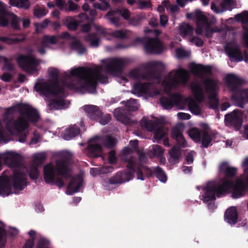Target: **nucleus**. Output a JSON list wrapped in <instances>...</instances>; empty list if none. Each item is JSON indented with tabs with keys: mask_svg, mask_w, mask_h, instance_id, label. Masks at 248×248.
<instances>
[{
	"mask_svg": "<svg viewBox=\"0 0 248 248\" xmlns=\"http://www.w3.org/2000/svg\"><path fill=\"white\" fill-rule=\"evenodd\" d=\"M83 109L87 113V116L93 120H98L102 114V112L96 106L85 105L83 107Z\"/></svg>",
	"mask_w": 248,
	"mask_h": 248,
	"instance_id": "obj_21",
	"label": "nucleus"
},
{
	"mask_svg": "<svg viewBox=\"0 0 248 248\" xmlns=\"http://www.w3.org/2000/svg\"><path fill=\"white\" fill-rule=\"evenodd\" d=\"M163 124L162 120L156 118L154 121L148 120L146 118H142L140 121V124L150 131H153L156 129L157 126Z\"/></svg>",
	"mask_w": 248,
	"mask_h": 248,
	"instance_id": "obj_26",
	"label": "nucleus"
},
{
	"mask_svg": "<svg viewBox=\"0 0 248 248\" xmlns=\"http://www.w3.org/2000/svg\"><path fill=\"white\" fill-rule=\"evenodd\" d=\"M46 159V155L44 153L37 154L34 156L33 162L37 165H41Z\"/></svg>",
	"mask_w": 248,
	"mask_h": 248,
	"instance_id": "obj_55",
	"label": "nucleus"
},
{
	"mask_svg": "<svg viewBox=\"0 0 248 248\" xmlns=\"http://www.w3.org/2000/svg\"><path fill=\"white\" fill-rule=\"evenodd\" d=\"M9 19L11 20V25L12 28L15 30L19 29V25L17 16L15 14L11 12L10 14Z\"/></svg>",
	"mask_w": 248,
	"mask_h": 248,
	"instance_id": "obj_53",
	"label": "nucleus"
},
{
	"mask_svg": "<svg viewBox=\"0 0 248 248\" xmlns=\"http://www.w3.org/2000/svg\"><path fill=\"white\" fill-rule=\"evenodd\" d=\"M150 86V84L147 82H137L134 86L133 93L140 96L148 92Z\"/></svg>",
	"mask_w": 248,
	"mask_h": 248,
	"instance_id": "obj_31",
	"label": "nucleus"
},
{
	"mask_svg": "<svg viewBox=\"0 0 248 248\" xmlns=\"http://www.w3.org/2000/svg\"><path fill=\"white\" fill-rule=\"evenodd\" d=\"M169 162L171 165L178 164L182 157V150L177 145H174L169 152Z\"/></svg>",
	"mask_w": 248,
	"mask_h": 248,
	"instance_id": "obj_20",
	"label": "nucleus"
},
{
	"mask_svg": "<svg viewBox=\"0 0 248 248\" xmlns=\"http://www.w3.org/2000/svg\"><path fill=\"white\" fill-rule=\"evenodd\" d=\"M225 80L228 87L234 93L232 99L239 104L238 106L243 108L244 103L248 102V90H240L239 87L242 85L243 80L233 74L227 75Z\"/></svg>",
	"mask_w": 248,
	"mask_h": 248,
	"instance_id": "obj_7",
	"label": "nucleus"
},
{
	"mask_svg": "<svg viewBox=\"0 0 248 248\" xmlns=\"http://www.w3.org/2000/svg\"><path fill=\"white\" fill-rule=\"evenodd\" d=\"M189 41L199 47L202 46L204 44V41L202 39L197 36H193L190 38Z\"/></svg>",
	"mask_w": 248,
	"mask_h": 248,
	"instance_id": "obj_60",
	"label": "nucleus"
},
{
	"mask_svg": "<svg viewBox=\"0 0 248 248\" xmlns=\"http://www.w3.org/2000/svg\"><path fill=\"white\" fill-rule=\"evenodd\" d=\"M109 34L118 39H123L127 38L126 32L123 30H115L110 32Z\"/></svg>",
	"mask_w": 248,
	"mask_h": 248,
	"instance_id": "obj_52",
	"label": "nucleus"
},
{
	"mask_svg": "<svg viewBox=\"0 0 248 248\" xmlns=\"http://www.w3.org/2000/svg\"><path fill=\"white\" fill-rule=\"evenodd\" d=\"M80 133V129L76 124H74L66 128L63 134V138L69 140L77 136Z\"/></svg>",
	"mask_w": 248,
	"mask_h": 248,
	"instance_id": "obj_28",
	"label": "nucleus"
},
{
	"mask_svg": "<svg viewBox=\"0 0 248 248\" xmlns=\"http://www.w3.org/2000/svg\"><path fill=\"white\" fill-rule=\"evenodd\" d=\"M7 111L11 113L18 111L20 115L24 116H26L28 121L32 123L37 122L40 118L37 110L26 104H18L14 107L9 108L7 109Z\"/></svg>",
	"mask_w": 248,
	"mask_h": 248,
	"instance_id": "obj_9",
	"label": "nucleus"
},
{
	"mask_svg": "<svg viewBox=\"0 0 248 248\" xmlns=\"http://www.w3.org/2000/svg\"><path fill=\"white\" fill-rule=\"evenodd\" d=\"M126 64L125 61L122 59L113 58L108 60L105 65V70L108 73L113 75L122 74Z\"/></svg>",
	"mask_w": 248,
	"mask_h": 248,
	"instance_id": "obj_14",
	"label": "nucleus"
},
{
	"mask_svg": "<svg viewBox=\"0 0 248 248\" xmlns=\"http://www.w3.org/2000/svg\"><path fill=\"white\" fill-rule=\"evenodd\" d=\"M202 146L204 148H207L212 142V139L207 131H204L201 136Z\"/></svg>",
	"mask_w": 248,
	"mask_h": 248,
	"instance_id": "obj_46",
	"label": "nucleus"
},
{
	"mask_svg": "<svg viewBox=\"0 0 248 248\" xmlns=\"http://www.w3.org/2000/svg\"><path fill=\"white\" fill-rule=\"evenodd\" d=\"M65 76L67 78L77 77L84 81L82 84H80L78 81H70L67 85V88L69 90L74 91L85 90L90 93L96 92L98 83L95 77L93 76V70L92 68L84 67L72 68L70 73H65Z\"/></svg>",
	"mask_w": 248,
	"mask_h": 248,
	"instance_id": "obj_3",
	"label": "nucleus"
},
{
	"mask_svg": "<svg viewBox=\"0 0 248 248\" xmlns=\"http://www.w3.org/2000/svg\"><path fill=\"white\" fill-rule=\"evenodd\" d=\"M158 126L154 130L155 131L154 138L157 140H161L165 136L166 132L163 126H159V127H158Z\"/></svg>",
	"mask_w": 248,
	"mask_h": 248,
	"instance_id": "obj_49",
	"label": "nucleus"
},
{
	"mask_svg": "<svg viewBox=\"0 0 248 248\" xmlns=\"http://www.w3.org/2000/svg\"><path fill=\"white\" fill-rule=\"evenodd\" d=\"M93 70V76L95 77L97 83L98 81L102 83H106L108 82L107 77L101 74L102 67L100 66H96Z\"/></svg>",
	"mask_w": 248,
	"mask_h": 248,
	"instance_id": "obj_38",
	"label": "nucleus"
},
{
	"mask_svg": "<svg viewBox=\"0 0 248 248\" xmlns=\"http://www.w3.org/2000/svg\"><path fill=\"white\" fill-rule=\"evenodd\" d=\"M117 12H121L119 9L116 10H110L105 16V18L112 25L116 27L118 26L120 17L119 16H116Z\"/></svg>",
	"mask_w": 248,
	"mask_h": 248,
	"instance_id": "obj_32",
	"label": "nucleus"
},
{
	"mask_svg": "<svg viewBox=\"0 0 248 248\" xmlns=\"http://www.w3.org/2000/svg\"><path fill=\"white\" fill-rule=\"evenodd\" d=\"M189 109L191 112L195 114L198 115L201 113V109L200 106L196 103H191L189 105Z\"/></svg>",
	"mask_w": 248,
	"mask_h": 248,
	"instance_id": "obj_57",
	"label": "nucleus"
},
{
	"mask_svg": "<svg viewBox=\"0 0 248 248\" xmlns=\"http://www.w3.org/2000/svg\"><path fill=\"white\" fill-rule=\"evenodd\" d=\"M152 153L154 155L157 157H161L164 154V149L161 146L158 145H155L153 147Z\"/></svg>",
	"mask_w": 248,
	"mask_h": 248,
	"instance_id": "obj_54",
	"label": "nucleus"
},
{
	"mask_svg": "<svg viewBox=\"0 0 248 248\" xmlns=\"http://www.w3.org/2000/svg\"><path fill=\"white\" fill-rule=\"evenodd\" d=\"M247 188L245 186L244 181L242 179H237L235 183L230 179L223 180L221 184L217 185L215 183H208L204 188L203 202H208L215 201L216 195L220 197L221 195L229 193L232 190V197L233 199H238L243 196Z\"/></svg>",
	"mask_w": 248,
	"mask_h": 248,
	"instance_id": "obj_1",
	"label": "nucleus"
},
{
	"mask_svg": "<svg viewBox=\"0 0 248 248\" xmlns=\"http://www.w3.org/2000/svg\"><path fill=\"white\" fill-rule=\"evenodd\" d=\"M30 7V3L25 0H18L17 8L25 10L28 9Z\"/></svg>",
	"mask_w": 248,
	"mask_h": 248,
	"instance_id": "obj_61",
	"label": "nucleus"
},
{
	"mask_svg": "<svg viewBox=\"0 0 248 248\" xmlns=\"http://www.w3.org/2000/svg\"><path fill=\"white\" fill-rule=\"evenodd\" d=\"M162 65L159 62H154L152 63V69L147 72L144 77L148 79L160 80L161 79V72L157 69V67Z\"/></svg>",
	"mask_w": 248,
	"mask_h": 248,
	"instance_id": "obj_22",
	"label": "nucleus"
},
{
	"mask_svg": "<svg viewBox=\"0 0 248 248\" xmlns=\"http://www.w3.org/2000/svg\"><path fill=\"white\" fill-rule=\"evenodd\" d=\"M127 162V168L129 170H132L134 172H136L138 179L144 180L143 173L148 177H151L154 174V170H152L150 168L143 164H137L133 158L128 159Z\"/></svg>",
	"mask_w": 248,
	"mask_h": 248,
	"instance_id": "obj_11",
	"label": "nucleus"
},
{
	"mask_svg": "<svg viewBox=\"0 0 248 248\" xmlns=\"http://www.w3.org/2000/svg\"><path fill=\"white\" fill-rule=\"evenodd\" d=\"M122 103L124 105L126 109L128 111L134 112L139 108V105L137 100L131 98L126 102H122Z\"/></svg>",
	"mask_w": 248,
	"mask_h": 248,
	"instance_id": "obj_40",
	"label": "nucleus"
},
{
	"mask_svg": "<svg viewBox=\"0 0 248 248\" xmlns=\"http://www.w3.org/2000/svg\"><path fill=\"white\" fill-rule=\"evenodd\" d=\"M111 120V116L109 114H106L104 116H102L98 119L99 123L102 125H106L109 123Z\"/></svg>",
	"mask_w": 248,
	"mask_h": 248,
	"instance_id": "obj_63",
	"label": "nucleus"
},
{
	"mask_svg": "<svg viewBox=\"0 0 248 248\" xmlns=\"http://www.w3.org/2000/svg\"><path fill=\"white\" fill-rule=\"evenodd\" d=\"M21 155L14 152H7L0 155V171L1 169V161L11 168H16L20 166Z\"/></svg>",
	"mask_w": 248,
	"mask_h": 248,
	"instance_id": "obj_12",
	"label": "nucleus"
},
{
	"mask_svg": "<svg viewBox=\"0 0 248 248\" xmlns=\"http://www.w3.org/2000/svg\"><path fill=\"white\" fill-rule=\"evenodd\" d=\"M47 12V10L45 8L35 9L34 10L33 15L36 17L40 18L45 16Z\"/></svg>",
	"mask_w": 248,
	"mask_h": 248,
	"instance_id": "obj_56",
	"label": "nucleus"
},
{
	"mask_svg": "<svg viewBox=\"0 0 248 248\" xmlns=\"http://www.w3.org/2000/svg\"><path fill=\"white\" fill-rule=\"evenodd\" d=\"M70 47L79 55L83 54L87 50L86 47L79 40L72 42L70 44Z\"/></svg>",
	"mask_w": 248,
	"mask_h": 248,
	"instance_id": "obj_39",
	"label": "nucleus"
},
{
	"mask_svg": "<svg viewBox=\"0 0 248 248\" xmlns=\"http://www.w3.org/2000/svg\"><path fill=\"white\" fill-rule=\"evenodd\" d=\"M194 97L199 103H202L205 98L204 94L202 88L199 85H195L191 88Z\"/></svg>",
	"mask_w": 248,
	"mask_h": 248,
	"instance_id": "obj_35",
	"label": "nucleus"
},
{
	"mask_svg": "<svg viewBox=\"0 0 248 248\" xmlns=\"http://www.w3.org/2000/svg\"><path fill=\"white\" fill-rule=\"evenodd\" d=\"M93 7L95 8L98 9L102 11H106L110 7V4L108 3H105V4L103 3L101 4L99 3H94L93 4Z\"/></svg>",
	"mask_w": 248,
	"mask_h": 248,
	"instance_id": "obj_64",
	"label": "nucleus"
},
{
	"mask_svg": "<svg viewBox=\"0 0 248 248\" xmlns=\"http://www.w3.org/2000/svg\"><path fill=\"white\" fill-rule=\"evenodd\" d=\"M208 98L209 100V108L214 110L217 109L218 108L219 104L217 93L214 94H209L208 96Z\"/></svg>",
	"mask_w": 248,
	"mask_h": 248,
	"instance_id": "obj_44",
	"label": "nucleus"
},
{
	"mask_svg": "<svg viewBox=\"0 0 248 248\" xmlns=\"http://www.w3.org/2000/svg\"><path fill=\"white\" fill-rule=\"evenodd\" d=\"M171 137L175 140L177 144L180 147H186V142L184 137L182 131L178 127H174L172 129L171 132Z\"/></svg>",
	"mask_w": 248,
	"mask_h": 248,
	"instance_id": "obj_27",
	"label": "nucleus"
},
{
	"mask_svg": "<svg viewBox=\"0 0 248 248\" xmlns=\"http://www.w3.org/2000/svg\"><path fill=\"white\" fill-rule=\"evenodd\" d=\"M16 62L19 67L29 74L32 75L38 72L37 67L39 63L32 55L20 54L16 59Z\"/></svg>",
	"mask_w": 248,
	"mask_h": 248,
	"instance_id": "obj_10",
	"label": "nucleus"
},
{
	"mask_svg": "<svg viewBox=\"0 0 248 248\" xmlns=\"http://www.w3.org/2000/svg\"><path fill=\"white\" fill-rule=\"evenodd\" d=\"M83 180L79 177H72L67 186L68 194L73 195L79 191L80 187L82 186Z\"/></svg>",
	"mask_w": 248,
	"mask_h": 248,
	"instance_id": "obj_24",
	"label": "nucleus"
},
{
	"mask_svg": "<svg viewBox=\"0 0 248 248\" xmlns=\"http://www.w3.org/2000/svg\"><path fill=\"white\" fill-rule=\"evenodd\" d=\"M188 78V73L185 69H181L176 71L170 72L167 79L164 80L163 84L169 89L168 94L170 97L162 96L160 102L162 107L166 109H170L174 105L179 104L182 100V96L178 93H171L170 91L172 88L176 87L180 84L185 85Z\"/></svg>",
	"mask_w": 248,
	"mask_h": 248,
	"instance_id": "obj_2",
	"label": "nucleus"
},
{
	"mask_svg": "<svg viewBox=\"0 0 248 248\" xmlns=\"http://www.w3.org/2000/svg\"><path fill=\"white\" fill-rule=\"evenodd\" d=\"M225 49L232 61L239 62L243 60L242 52L238 45H235L233 46L226 45Z\"/></svg>",
	"mask_w": 248,
	"mask_h": 248,
	"instance_id": "obj_18",
	"label": "nucleus"
},
{
	"mask_svg": "<svg viewBox=\"0 0 248 248\" xmlns=\"http://www.w3.org/2000/svg\"><path fill=\"white\" fill-rule=\"evenodd\" d=\"M63 158L59 159L56 162V167L51 164L46 165L44 167V179L46 182L48 184H55L59 188L64 186V182L62 178H57L55 179V171L59 175L65 179L70 178L71 176L70 169L69 167L70 155L67 153L62 155Z\"/></svg>",
	"mask_w": 248,
	"mask_h": 248,
	"instance_id": "obj_4",
	"label": "nucleus"
},
{
	"mask_svg": "<svg viewBox=\"0 0 248 248\" xmlns=\"http://www.w3.org/2000/svg\"><path fill=\"white\" fill-rule=\"evenodd\" d=\"M62 22L71 31H75L78 28L79 22L72 16H67L62 20Z\"/></svg>",
	"mask_w": 248,
	"mask_h": 248,
	"instance_id": "obj_36",
	"label": "nucleus"
},
{
	"mask_svg": "<svg viewBox=\"0 0 248 248\" xmlns=\"http://www.w3.org/2000/svg\"><path fill=\"white\" fill-rule=\"evenodd\" d=\"M219 171L224 174L225 177L222 179V182L224 179H229L235 177L236 175L237 169L235 167L229 166L228 163L223 162L219 166Z\"/></svg>",
	"mask_w": 248,
	"mask_h": 248,
	"instance_id": "obj_19",
	"label": "nucleus"
},
{
	"mask_svg": "<svg viewBox=\"0 0 248 248\" xmlns=\"http://www.w3.org/2000/svg\"><path fill=\"white\" fill-rule=\"evenodd\" d=\"M135 42L142 44L145 51L148 54H158L163 50V44L157 37H138L135 39Z\"/></svg>",
	"mask_w": 248,
	"mask_h": 248,
	"instance_id": "obj_8",
	"label": "nucleus"
},
{
	"mask_svg": "<svg viewBox=\"0 0 248 248\" xmlns=\"http://www.w3.org/2000/svg\"><path fill=\"white\" fill-rule=\"evenodd\" d=\"M29 125L28 120L24 116L20 115L16 121L7 124L6 128L10 132L13 130L22 132L27 128Z\"/></svg>",
	"mask_w": 248,
	"mask_h": 248,
	"instance_id": "obj_16",
	"label": "nucleus"
},
{
	"mask_svg": "<svg viewBox=\"0 0 248 248\" xmlns=\"http://www.w3.org/2000/svg\"><path fill=\"white\" fill-rule=\"evenodd\" d=\"M57 42L58 38L56 36L45 35L42 40L41 45L45 47H48L49 44L53 45L56 44Z\"/></svg>",
	"mask_w": 248,
	"mask_h": 248,
	"instance_id": "obj_41",
	"label": "nucleus"
},
{
	"mask_svg": "<svg viewBox=\"0 0 248 248\" xmlns=\"http://www.w3.org/2000/svg\"><path fill=\"white\" fill-rule=\"evenodd\" d=\"M87 149L89 155L95 158L99 157L102 152V147L99 144L89 143Z\"/></svg>",
	"mask_w": 248,
	"mask_h": 248,
	"instance_id": "obj_29",
	"label": "nucleus"
},
{
	"mask_svg": "<svg viewBox=\"0 0 248 248\" xmlns=\"http://www.w3.org/2000/svg\"><path fill=\"white\" fill-rule=\"evenodd\" d=\"M235 17L237 20H241L243 24L248 23V11L244 12L243 15L237 14Z\"/></svg>",
	"mask_w": 248,
	"mask_h": 248,
	"instance_id": "obj_59",
	"label": "nucleus"
},
{
	"mask_svg": "<svg viewBox=\"0 0 248 248\" xmlns=\"http://www.w3.org/2000/svg\"><path fill=\"white\" fill-rule=\"evenodd\" d=\"M238 214L235 207L227 209L224 214L225 221L231 225L236 224L238 220Z\"/></svg>",
	"mask_w": 248,
	"mask_h": 248,
	"instance_id": "obj_23",
	"label": "nucleus"
},
{
	"mask_svg": "<svg viewBox=\"0 0 248 248\" xmlns=\"http://www.w3.org/2000/svg\"><path fill=\"white\" fill-rule=\"evenodd\" d=\"M154 174L156 177L161 182L165 183L167 180V176L163 170L159 166L154 169Z\"/></svg>",
	"mask_w": 248,
	"mask_h": 248,
	"instance_id": "obj_45",
	"label": "nucleus"
},
{
	"mask_svg": "<svg viewBox=\"0 0 248 248\" xmlns=\"http://www.w3.org/2000/svg\"><path fill=\"white\" fill-rule=\"evenodd\" d=\"M85 41L89 43L91 47L96 48L99 46L100 38L96 33H91L85 36Z\"/></svg>",
	"mask_w": 248,
	"mask_h": 248,
	"instance_id": "obj_33",
	"label": "nucleus"
},
{
	"mask_svg": "<svg viewBox=\"0 0 248 248\" xmlns=\"http://www.w3.org/2000/svg\"><path fill=\"white\" fill-rule=\"evenodd\" d=\"M130 170L117 172L113 176L108 179L109 184L110 185L121 184L132 179L135 172L131 170Z\"/></svg>",
	"mask_w": 248,
	"mask_h": 248,
	"instance_id": "obj_15",
	"label": "nucleus"
},
{
	"mask_svg": "<svg viewBox=\"0 0 248 248\" xmlns=\"http://www.w3.org/2000/svg\"><path fill=\"white\" fill-rule=\"evenodd\" d=\"M188 135L191 139L197 142L201 141V134L199 130L197 128H194L189 130Z\"/></svg>",
	"mask_w": 248,
	"mask_h": 248,
	"instance_id": "obj_47",
	"label": "nucleus"
},
{
	"mask_svg": "<svg viewBox=\"0 0 248 248\" xmlns=\"http://www.w3.org/2000/svg\"><path fill=\"white\" fill-rule=\"evenodd\" d=\"M189 68L192 73L197 76H210L212 74V67L210 65L191 63L189 65Z\"/></svg>",
	"mask_w": 248,
	"mask_h": 248,
	"instance_id": "obj_17",
	"label": "nucleus"
},
{
	"mask_svg": "<svg viewBox=\"0 0 248 248\" xmlns=\"http://www.w3.org/2000/svg\"><path fill=\"white\" fill-rule=\"evenodd\" d=\"M194 28L188 23H183L179 26V34L183 37L192 35Z\"/></svg>",
	"mask_w": 248,
	"mask_h": 248,
	"instance_id": "obj_30",
	"label": "nucleus"
},
{
	"mask_svg": "<svg viewBox=\"0 0 248 248\" xmlns=\"http://www.w3.org/2000/svg\"><path fill=\"white\" fill-rule=\"evenodd\" d=\"M11 184L15 189L23 190L27 185L26 173L19 170H15L10 177L0 176V195L4 196L10 194Z\"/></svg>",
	"mask_w": 248,
	"mask_h": 248,
	"instance_id": "obj_6",
	"label": "nucleus"
},
{
	"mask_svg": "<svg viewBox=\"0 0 248 248\" xmlns=\"http://www.w3.org/2000/svg\"><path fill=\"white\" fill-rule=\"evenodd\" d=\"M39 172L37 166L32 165L29 170V176L33 180H36L39 176Z\"/></svg>",
	"mask_w": 248,
	"mask_h": 248,
	"instance_id": "obj_51",
	"label": "nucleus"
},
{
	"mask_svg": "<svg viewBox=\"0 0 248 248\" xmlns=\"http://www.w3.org/2000/svg\"><path fill=\"white\" fill-rule=\"evenodd\" d=\"M11 12L6 11L5 5L1 8L0 7V26L1 27H6L9 24V19L10 14Z\"/></svg>",
	"mask_w": 248,
	"mask_h": 248,
	"instance_id": "obj_37",
	"label": "nucleus"
},
{
	"mask_svg": "<svg viewBox=\"0 0 248 248\" xmlns=\"http://www.w3.org/2000/svg\"><path fill=\"white\" fill-rule=\"evenodd\" d=\"M65 105L63 99L51 100L48 104L49 109H58Z\"/></svg>",
	"mask_w": 248,
	"mask_h": 248,
	"instance_id": "obj_43",
	"label": "nucleus"
},
{
	"mask_svg": "<svg viewBox=\"0 0 248 248\" xmlns=\"http://www.w3.org/2000/svg\"><path fill=\"white\" fill-rule=\"evenodd\" d=\"M145 18L144 15L142 14L137 15L134 16H133L129 19V23L134 26L140 25L142 21Z\"/></svg>",
	"mask_w": 248,
	"mask_h": 248,
	"instance_id": "obj_48",
	"label": "nucleus"
},
{
	"mask_svg": "<svg viewBox=\"0 0 248 248\" xmlns=\"http://www.w3.org/2000/svg\"><path fill=\"white\" fill-rule=\"evenodd\" d=\"M5 230L0 227V248H2L5 246L6 243V238L5 237Z\"/></svg>",
	"mask_w": 248,
	"mask_h": 248,
	"instance_id": "obj_58",
	"label": "nucleus"
},
{
	"mask_svg": "<svg viewBox=\"0 0 248 248\" xmlns=\"http://www.w3.org/2000/svg\"><path fill=\"white\" fill-rule=\"evenodd\" d=\"M206 93L209 94H217L219 89L217 81L211 78H207L203 81Z\"/></svg>",
	"mask_w": 248,
	"mask_h": 248,
	"instance_id": "obj_25",
	"label": "nucleus"
},
{
	"mask_svg": "<svg viewBox=\"0 0 248 248\" xmlns=\"http://www.w3.org/2000/svg\"><path fill=\"white\" fill-rule=\"evenodd\" d=\"M49 75L52 81L49 82H37L35 84L34 90L40 94L46 96L51 95L56 96L58 94L63 95L65 88H67V85L69 82L66 81L68 78L64 74L63 80L60 84L59 81V71L55 68H51L49 70Z\"/></svg>",
	"mask_w": 248,
	"mask_h": 248,
	"instance_id": "obj_5",
	"label": "nucleus"
},
{
	"mask_svg": "<svg viewBox=\"0 0 248 248\" xmlns=\"http://www.w3.org/2000/svg\"><path fill=\"white\" fill-rule=\"evenodd\" d=\"M195 18L197 19V25L205 27L211 24L208 18L200 10H196L195 14Z\"/></svg>",
	"mask_w": 248,
	"mask_h": 248,
	"instance_id": "obj_34",
	"label": "nucleus"
},
{
	"mask_svg": "<svg viewBox=\"0 0 248 248\" xmlns=\"http://www.w3.org/2000/svg\"><path fill=\"white\" fill-rule=\"evenodd\" d=\"M68 7L66 6L64 10L68 12H78L80 10V6L74 2L72 0H68L67 1Z\"/></svg>",
	"mask_w": 248,
	"mask_h": 248,
	"instance_id": "obj_50",
	"label": "nucleus"
},
{
	"mask_svg": "<svg viewBox=\"0 0 248 248\" xmlns=\"http://www.w3.org/2000/svg\"><path fill=\"white\" fill-rule=\"evenodd\" d=\"M102 144L108 148H111L114 147L116 144L115 138L111 136L107 135L102 139Z\"/></svg>",
	"mask_w": 248,
	"mask_h": 248,
	"instance_id": "obj_42",
	"label": "nucleus"
},
{
	"mask_svg": "<svg viewBox=\"0 0 248 248\" xmlns=\"http://www.w3.org/2000/svg\"><path fill=\"white\" fill-rule=\"evenodd\" d=\"M49 241L44 238H41L38 242L36 248H49L48 247Z\"/></svg>",
	"mask_w": 248,
	"mask_h": 248,
	"instance_id": "obj_62",
	"label": "nucleus"
},
{
	"mask_svg": "<svg viewBox=\"0 0 248 248\" xmlns=\"http://www.w3.org/2000/svg\"><path fill=\"white\" fill-rule=\"evenodd\" d=\"M225 122L226 125L233 126L238 130L243 123V113L241 110L235 109L225 116Z\"/></svg>",
	"mask_w": 248,
	"mask_h": 248,
	"instance_id": "obj_13",
	"label": "nucleus"
}]
</instances>
